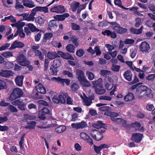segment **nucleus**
<instances>
[{
    "label": "nucleus",
    "mask_w": 155,
    "mask_h": 155,
    "mask_svg": "<svg viewBox=\"0 0 155 155\" xmlns=\"http://www.w3.org/2000/svg\"><path fill=\"white\" fill-rule=\"evenodd\" d=\"M23 92L18 87L14 88L12 92L9 96V99L11 101H14L16 99L21 97L23 94Z\"/></svg>",
    "instance_id": "nucleus-1"
},
{
    "label": "nucleus",
    "mask_w": 155,
    "mask_h": 155,
    "mask_svg": "<svg viewBox=\"0 0 155 155\" xmlns=\"http://www.w3.org/2000/svg\"><path fill=\"white\" fill-rule=\"evenodd\" d=\"M147 88V87L145 86H138L136 89V92L135 93L136 96L138 99H143V95H142L141 94L145 91Z\"/></svg>",
    "instance_id": "nucleus-2"
},
{
    "label": "nucleus",
    "mask_w": 155,
    "mask_h": 155,
    "mask_svg": "<svg viewBox=\"0 0 155 155\" xmlns=\"http://www.w3.org/2000/svg\"><path fill=\"white\" fill-rule=\"evenodd\" d=\"M150 48L149 44L145 41L142 42L139 45V49L141 51L147 53L149 52Z\"/></svg>",
    "instance_id": "nucleus-3"
},
{
    "label": "nucleus",
    "mask_w": 155,
    "mask_h": 155,
    "mask_svg": "<svg viewBox=\"0 0 155 155\" xmlns=\"http://www.w3.org/2000/svg\"><path fill=\"white\" fill-rule=\"evenodd\" d=\"M90 134L93 138L97 141L101 140L103 137L102 134L97 130H91Z\"/></svg>",
    "instance_id": "nucleus-4"
},
{
    "label": "nucleus",
    "mask_w": 155,
    "mask_h": 155,
    "mask_svg": "<svg viewBox=\"0 0 155 155\" xmlns=\"http://www.w3.org/2000/svg\"><path fill=\"white\" fill-rule=\"evenodd\" d=\"M17 60L18 63L23 66H25L29 63V62L26 60V57L22 54H19L17 58Z\"/></svg>",
    "instance_id": "nucleus-5"
},
{
    "label": "nucleus",
    "mask_w": 155,
    "mask_h": 155,
    "mask_svg": "<svg viewBox=\"0 0 155 155\" xmlns=\"http://www.w3.org/2000/svg\"><path fill=\"white\" fill-rule=\"evenodd\" d=\"M50 113V111L49 109L46 107H44L39 111L38 112L39 117L41 119L44 120L45 118L46 115L49 114Z\"/></svg>",
    "instance_id": "nucleus-6"
},
{
    "label": "nucleus",
    "mask_w": 155,
    "mask_h": 155,
    "mask_svg": "<svg viewBox=\"0 0 155 155\" xmlns=\"http://www.w3.org/2000/svg\"><path fill=\"white\" fill-rule=\"evenodd\" d=\"M12 104L15 106H18V107L21 110H25L26 104L23 102V100L21 99H18L14 101Z\"/></svg>",
    "instance_id": "nucleus-7"
},
{
    "label": "nucleus",
    "mask_w": 155,
    "mask_h": 155,
    "mask_svg": "<svg viewBox=\"0 0 155 155\" xmlns=\"http://www.w3.org/2000/svg\"><path fill=\"white\" fill-rule=\"evenodd\" d=\"M51 80L53 81L60 82L63 85L65 83L67 85H68L70 84V80L69 79H63L60 77H58L57 78L53 77L51 78Z\"/></svg>",
    "instance_id": "nucleus-8"
},
{
    "label": "nucleus",
    "mask_w": 155,
    "mask_h": 155,
    "mask_svg": "<svg viewBox=\"0 0 155 155\" xmlns=\"http://www.w3.org/2000/svg\"><path fill=\"white\" fill-rule=\"evenodd\" d=\"M87 126L86 123L84 121H82L80 123H74L71 124L72 128L77 130L80 128H84L86 127Z\"/></svg>",
    "instance_id": "nucleus-9"
},
{
    "label": "nucleus",
    "mask_w": 155,
    "mask_h": 155,
    "mask_svg": "<svg viewBox=\"0 0 155 155\" xmlns=\"http://www.w3.org/2000/svg\"><path fill=\"white\" fill-rule=\"evenodd\" d=\"M13 71L8 70H1L0 71V76L4 78H8L14 74Z\"/></svg>",
    "instance_id": "nucleus-10"
},
{
    "label": "nucleus",
    "mask_w": 155,
    "mask_h": 155,
    "mask_svg": "<svg viewBox=\"0 0 155 155\" xmlns=\"http://www.w3.org/2000/svg\"><path fill=\"white\" fill-rule=\"evenodd\" d=\"M51 11L53 12L61 13L65 11V9L64 6L61 5H59L51 8Z\"/></svg>",
    "instance_id": "nucleus-11"
},
{
    "label": "nucleus",
    "mask_w": 155,
    "mask_h": 155,
    "mask_svg": "<svg viewBox=\"0 0 155 155\" xmlns=\"http://www.w3.org/2000/svg\"><path fill=\"white\" fill-rule=\"evenodd\" d=\"M143 137V135L141 134H133L131 137V140L135 142L139 143Z\"/></svg>",
    "instance_id": "nucleus-12"
},
{
    "label": "nucleus",
    "mask_w": 155,
    "mask_h": 155,
    "mask_svg": "<svg viewBox=\"0 0 155 155\" xmlns=\"http://www.w3.org/2000/svg\"><path fill=\"white\" fill-rule=\"evenodd\" d=\"M83 95H81L80 97L83 100L84 104L87 106H89L92 103V101L84 93H83Z\"/></svg>",
    "instance_id": "nucleus-13"
},
{
    "label": "nucleus",
    "mask_w": 155,
    "mask_h": 155,
    "mask_svg": "<svg viewBox=\"0 0 155 155\" xmlns=\"http://www.w3.org/2000/svg\"><path fill=\"white\" fill-rule=\"evenodd\" d=\"M24 45V44L22 42L16 40L12 44L9 49L12 50L16 48H21L23 47Z\"/></svg>",
    "instance_id": "nucleus-14"
},
{
    "label": "nucleus",
    "mask_w": 155,
    "mask_h": 155,
    "mask_svg": "<svg viewBox=\"0 0 155 155\" xmlns=\"http://www.w3.org/2000/svg\"><path fill=\"white\" fill-rule=\"evenodd\" d=\"M113 86V81L111 80L110 78H108L105 79V87L108 90L111 89Z\"/></svg>",
    "instance_id": "nucleus-15"
},
{
    "label": "nucleus",
    "mask_w": 155,
    "mask_h": 155,
    "mask_svg": "<svg viewBox=\"0 0 155 155\" xmlns=\"http://www.w3.org/2000/svg\"><path fill=\"white\" fill-rule=\"evenodd\" d=\"M35 89L39 93L45 94L46 92L45 87L42 84L40 83L36 86Z\"/></svg>",
    "instance_id": "nucleus-16"
},
{
    "label": "nucleus",
    "mask_w": 155,
    "mask_h": 155,
    "mask_svg": "<svg viewBox=\"0 0 155 155\" xmlns=\"http://www.w3.org/2000/svg\"><path fill=\"white\" fill-rule=\"evenodd\" d=\"M58 54L61 55L63 58L66 59H70L71 60H74V58L69 53H64L61 51H58Z\"/></svg>",
    "instance_id": "nucleus-17"
},
{
    "label": "nucleus",
    "mask_w": 155,
    "mask_h": 155,
    "mask_svg": "<svg viewBox=\"0 0 155 155\" xmlns=\"http://www.w3.org/2000/svg\"><path fill=\"white\" fill-rule=\"evenodd\" d=\"M113 29L117 33L123 34L127 31L126 28H122L118 24H117L113 28Z\"/></svg>",
    "instance_id": "nucleus-18"
},
{
    "label": "nucleus",
    "mask_w": 155,
    "mask_h": 155,
    "mask_svg": "<svg viewBox=\"0 0 155 155\" xmlns=\"http://www.w3.org/2000/svg\"><path fill=\"white\" fill-rule=\"evenodd\" d=\"M18 15L19 16H22L23 17V19L24 20H25L28 21H33L34 20V16L31 14H30L29 15H28V14L26 13L20 15Z\"/></svg>",
    "instance_id": "nucleus-19"
},
{
    "label": "nucleus",
    "mask_w": 155,
    "mask_h": 155,
    "mask_svg": "<svg viewBox=\"0 0 155 155\" xmlns=\"http://www.w3.org/2000/svg\"><path fill=\"white\" fill-rule=\"evenodd\" d=\"M24 76L23 75L18 76L15 79V81L16 85L19 87H21L23 85V81Z\"/></svg>",
    "instance_id": "nucleus-20"
},
{
    "label": "nucleus",
    "mask_w": 155,
    "mask_h": 155,
    "mask_svg": "<svg viewBox=\"0 0 155 155\" xmlns=\"http://www.w3.org/2000/svg\"><path fill=\"white\" fill-rule=\"evenodd\" d=\"M58 54L55 52L49 51L47 53V57L50 60H53L59 57Z\"/></svg>",
    "instance_id": "nucleus-21"
},
{
    "label": "nucleus",
    "mask_w": 155,
    "mask_h": 155,
    "mask_svg": "<svg viewBox=\"0 0 155 155\" xmlns=\"http://www.w3.org/2000/svg\"><path fill=\"white\" fill-rule=\"evenodd\" d=\"M23 3L24 6L29 8H32L35 6L31 0H24Z\"/></svg>",
    "instance_id": "nucleus-22"
},
{
    "label": "nucleus",
    "mask_w": 155,
    "mask_h": 155,
    "mask_svg": "<svg viewBox=\"0 0 155 155\" xmlns=\"http://www.w3.org/2000/svg\"><path fill=\"white\" fill-rule=\"evenodd\" d=\"M76 73L78 76V78L79 81L84 80V79L86 78L84 72L81 70L79 69L77 70Z\"/></svg>",
    "instance_id": "nucleus-23"
},
{
    "label": "nucleus",
    "mask_w": 155,
    "mask_h": 155,
    "mask_svg": "<svg viewBox=\"0 0 155 155\" xmlns=\"http://www.w3.org/2000/svg\"><path fill=\"white\" fill-rule=\"evenodd\" d=\"M25 22H22L21 21H19L15 23H13L11 24V25L12 27H16L18 30L22 29V28L25 25Z\"/></svg>",
    "instance_id": "nucleus-24"
},
{
    "label": "nucleus",
    "mask_w": 155,
    "mask_h": 155,
    "mask_svg": "<svg viewBox=\"0 0 155 155\" xmlns=\"http://www.w3.org/2000/svg\"><path fill=\"white\" fill-rule=\"evenodd\" d=\"M92 83L93 85V87L94 89L96 87L97 88L103 86L102 85V79L101 78H99L96 81H92Z\"/></svg>",
    "instance_id": "nucleus-25"
},
{
    "label": "nucleus",
    "mask_w": 155,
    "mask_h": 155,
    "mask_svg": "<svg viewBox=\"0 0 155 155\" xmlns=\"http://www.w3.org/2000/svg\"><path fill=\"white\" fill-rule=\"evenodd\" d=\"M93 127L99 129L101 128H103L105 129L107 127L106 125L103 124L101 121H98L97 122V123L94 124L93 125Z\"/></svg>",
    "instance_id": "nucleus-26"
},
{
    "label": "nucleus",
    "mask_w": 155,
    "mask_h": 155,
    "mask_svg": "<svg viewBox=\"0 0 155 155\" xmlns=\"http://www.w3.org/2000/svg\"><path fill=\"white\" fill-rule=\"evenodd\" d=\"M104 114L106 115L110 116L111 119L112 121L114 120L116 118L115 117L118 116V113L109 111L105 112L104 113Z\"/></svg>",
    "instance_id": "nucleus-27"
},
{
    "label": "nucleus",
    "mask_w": 155,
    "mask_h": 155,
    "mask_svg": "<svg viewBox=\"0 0 155 155\" xmlns=\"http://www.w3.org/2000/svg\"><path fill=\"white\" fill-rule=\"evenodd\" d=\"M143 28V27L142 26H141L140 28L138 29L134 28H131L130 29V32L132 34L138 35L142 33Z\"/></svg>",
    "instance_id": "nucleus-28"
},
{
    "label": "nucleus",
    "mask_w": 155,
    "mask_h": 155,
    "mask_svg": "<svg viewBox=\"0 0 155 155\" xmlns=\"http://www.w3.org/2000/svg\"><path fill=\"white\" fill-rule=\"evenodd\" d=\"M69 15L68 13H67L61 15H57L55 17V18L57 20L63 21L65 18L69 17Z\"/></svg>",
    "instance_id": "nucleus-29"
},
{
    "label": "nucleus",
    "mask_w": 155,
    "mask_h": 155,
    "mask_svg": "<svg viewBox=\"0 0 155 155\" xmlns=\"http://www.w3.org/2000/svg\"><path fill=\"white\" fill-rule=\"evenodd\" d=\"M145 91V92L143 94V96L145 95L150 98H152L153 97V95L152 93V91L150 89L147 87V88Z\"/></svg>",
    "instance_id": "nucleus-30"
},
{
    "label": "nucleus",
    "mask_w": 155,
    "mask_h": 155,
    "mask_svg": "<svg viewBox=\"0 0 155 155\" xmlns=\"http://www.w3.org/2000/svg\"><path fill=\"white\" fill-rule=\"evenodd\" d=\"M27 125H25V128L27 129H34L36 124V122L35 121H32L27 123Z\"/></svg>",
    "instance_id": "nucleus-31"
},
{
    "label": "nucleus",
    "mask_w": 155,
    "mask_h": 155,
    "mask_svg": "<svg viewBox=\"0 0 155 155\" xmlns=\"http://www.w3.org/2000/svg\"><path fill=\"white\" fill-rule=\"evenodd\" d=\"M68 94L67 93H64L63 94L59 95L58 96L60 103L64 104L66 102L65 98L68 97Z\"/></svg>",
    "instance_id": "nucleus-32"
},
{
    "label": "nucleus",
    "mask_w": 155,
    "mask_h": 155,
    "mask_svg": "<svg viewBox=\"0 0 155 155\" xmlns=\"http://www.w3.org/2000/svg\"><path fill=\"white\" fill-rule=\"evenodd\" d=\"M124 78L127 81H130L132 80V74L130 71L127 70L125 71L124 74Z\"/></svg>",
    "instance_id": "nucleus-33"
},
{
    "label": "nucleus",
    "mask_w": 155,
    "mask_h": 155,
    "mask_svg": "<svg viewBox=\"0 0 155 155\" xmlns=\"http://www.w3.org/2000/svg\"><path fill=\"white\" fill-rule=\"evenodd\" d=\"M35 55L38 57L39 59L41 61H43L44 59V54L42 53L41 51L39 50H36L34 51Z\"/></svg>",
    "instance_id": "nucleus-34"
},
{
    "label": "nucleus",
    "mask_w": 155,
    "mask_h": 155,
    "mask_svg": "<svg viewBox=\"0 0 155 155\" xmlns=\"http://www.w3.org/2000/svg\"><path fill=\"white\" fill-rule=\"evenodd\" d=\"M134 99V96L131 93H128L124 97V100L126 101H132Z\"/></svg>",
    "instance_id": "nucleus-35"
},
{
    "label": "nucleus",
    "mask_w": 155,
    "mask_h": 155,
    "mask_svg": "<svg viewBox=\"0 0 155 155\" xmlns=\"http://www.w3.org/2000/svg\"><path fill=\"white\" fill-rule=\"evenodd\" d=\"M80 5L78 2H74L71 4V8L73 12H75Z\"/></svg>",
    "instance_id": "nucleus-36"
},
{
    "label": "nucleus",
    "mask_w": 155,
    "mask_h": 155,
    "mask_svg": "<svg viewBox=\"0 0 155 155\" xmlns=\"http://www.w3.org/2000/svg\"><path fill=\"white\" fill-rule=\"evenodd\" d=\"M66 129V127L64 126H60L55 129V131L56 133L60 134L64 132Z\"/></svg>",
    "instance_id": "nucleus-37"
},
{
    "label": "nucleus",
    "mask_w": 155,
    "mask_h": 155,
    "mask_svg": "<svg viewBox=\"0 0 155 155\" xmlns=\"http://www.w3.org/2000/svg\"><path fill=\"white\" fill-rule=\"evenodd\" d=\"M95 92L98 94H102L105 93L106 92L105 90L103 88V86L95 89Z\"/></svg>",
    "instance_id": "nucleus-38"
},
{
    "label": "nucleus",
    "mask_w": 155,
    "mask_h": 155,
    "mask_svg": "<svg viewBox=\"0 0 155 155\" xmlns=\"http://www.w3.org/2000/svg\"><path fill=\"white\" fill-rule=\"evenodd\" d=\"M67 50L70 53H74L75 50V47L73 45L69 44L66 47Z\"/></svg>",
    "instance_id": "nucleus-39"
},
{
    "label": "nucleus",
    "mask_w": 155,
    "mask_h": 155,
    "mask_svg": "<svg viewBox=\"0 0 155 155\" xmlns=\"http://www.w3.org/2000/svg\"><path fill=\"white\" fill-rule=\"evenodd\" d=\"M78 37L74 35H72L70 38V40L72 41L73 43L76 46H77L79 45V43L78 42Z\"/></svg>",
    "instance_id": "nucleus-40"
},
{
    "label": "nucleus",
    "mask_w": 155,
    "mask_h": 155,
    "mask_svg": "<svg viewBox=\"0 0 155 155\" xmlns=\"http://www.w3.org/2000/svg\"><path fill=\"white\" fill-rule=\"evenodd\" d=\"M113 121L119 124H122L124 127L126 126V121L120 118H116L115 120Z\"/></svg>",
    "instance_id": "nucleus-41"
},
{
    "label": "nucleus",
    "mask_w": 155,
    "mask_h": 155,
    "mask_svg": "<svg viewBox=\"0 0 155 155\" xmlns=\"http://www.w3.org/2000/svg\"><path fill=\"white\" fill-rule=\"evenodd\" d=\"M35 21L36 22L38 23L39 24L42 25L44 23L45 19L44 17L39 16L36 18Z\"/></svg>",
    "instance_id": "nucleus-42"
},
{
    "label": "nucleus",
    "mask_w": 155,
    "mask_h": 155,
    "mask_svg": "<svg viewBox=\"0 0 155 155\" xmlns=\"http://www.w3.org/2000/svg\"><path fill=\"white\" fill-rule=\"evenodd\" d=\"M83 86L88 87L91 86V84L86 79V78L83 80L80 81Z\"/></svg>",
    "instance_id": "nucleus-43"
},
{
    "label": "nucleus",
    "mask_w": 155,
    "mask_h": 155,
    "mask_svg": "<svg viewBox=\"0 0 155 155\" xmlns=\"http://www.w3.org/2000/svg\"><path fill=\"white\" fill-rule=\"evenodd\" d=\"M7 20H10L12 22L14 23L16 22V20L15 18L12 15L5 18L4 19H2V21L4 22Z\"/></svg>",
    "instance_id": "nucleus-44"
},
{
    "label": "nucleus",
    "mask_w": 155,
    "mask_h": 155,
    "mask_svg": "<svg viewBox=\"0 0 155 155\" xmlns=\"http://www.w3.org/2000/svg\"><path fill=\"white\" fill-rule=\"evenodd\" d=\"M57 72L58 69L57 68L53 66L50 67V73L51 74L56 75H57Z\"/></svg>",
    "instance_id": "nucleus-45"
},
{
    "label": "nucleus",
    "mask_w": 155,
    "mask_h": 155,
    "mask_svg": "<svg viewBox=\"0 0 155 155\" xmlns=\"http://www.w3.org/2000/svg\"><path fill=\"white\" fill-rule=\"evenodd\" d=\"M7 88L5 82L3 80H0V90L6 89Z\"/></svg>",
    "instance_id": "nucleus-46"
},
{
    "label": "nucleus",
    "mask_w": 155,
    "mask_h": 155,
    "mask_svg": "<svg viewBox=\"0 0 155 155\" xmlns=\"http://www.w3.org/2000/svg\"><path fill=\"white\" fill-rule=\"evenodd\" d=\"M53 34L52 33H46L44 35L43 39L45 40L49 39L53 36Z\"/></svg>",
    "instance_id": "nucleus-47"
},
{
    "label": "nucleus",
    "mask_w": 155,
    "mask_h": 155,
    "mask_svg": "<svg viewBox=\"0 0 155 155\" xmlns=\"http://www.w3.org/2000/svg\"><path fill=\"white\" fill-rule=\"evenodd\" d=\"M30 30L32 32H34L37 30V29L32 24L29 23L26 25Z\"/></svg>",
    "instance_id": "nucleus-48"
},
{
    "label": "nucleus",
    "mask_w": 155,
    "mask_h": 155,
    "mask_svg": "<svg viewBox=\"0 0 155 155\" xmlns=\"http://www.w3.org/2000/svg\"><path fill=\"white\" fill-rule=\"evenodd\" d=\"M61 64V62L58 60H54L53 61V66L56 68L60 67Z\"/></svg>",
    "instance_id": "nucleus-49"
},
{
    "label": "nucleus",
    "mask_w": 155,
    "mask_h": 155,
    "mask_svg": "<svg viewBox=\"0 0 155 155\" xmlns=\"http://www.w3.org/2000/svg\"><path fill=\"white\" fill-rule=\"evenodd\" d=\"M2 55L6 58H9L13 56V53L11 51H8L4 52L2 54Z\"/></svg>",
    "instance_id": "nucleus-50"
},
{
    "label": "nucleus",
    "mask_w": 155,
    "mask_h": 155,
    "mask_svg": "<svg viewBox=\"0 0 155 155\" xmlns=\"http://www.w3.org/2000/svg\"><path fill=\"white\" fill-rule=\"evenodd\" d=\"M86 74L88 76V78L90 80H93L94 78V76L93 74L89 71H87L86 72Z\"/></svg>",
    "instance_id": "nucleus-51"
},
{
    "label": "nucleus",
    "mask_w": 155,
    "mask_h": 155,
    "mask_svg": "<svg viewBox=\"0 0 155 155\" xmlns=\"http://www.w3.org/2000/svg\"><path fill=\"white\" fill-rule=\"evenodd\" d=\"M14 66L12 62L7 61L5 63V67L7 68L10 69L12 68Z\"/></svg>",
    "instance_id": "nucleus-52"
},
{
    "label": "nucleus",
    "mask_w": 155,
    "mask_h": 155,
    "mask_svg": "<svg viewBox=\"0 0 155 155\" xmlns=\"http://www.w3.org/2000/svg\"><path fill=\"white\" fill-rule=\"evenodd\" d=\"M49 26L51 27H55L57 26V21L55 20H52L49 22Z\"/></svg>",
    "instance_id": "nucleus-53"
},
{
    "label": "nucleus",
    "mask_w": 155,
    "mask_h": 155,
    "mask_svg": "<svg viewBox=\"0 0 155 155\" xmlns=\"http://www.w3.org/2000/svg\"><path fill=\"white\" fill-rule=\"evenodd\" d=\"M33 96V97L36 99H41L42 98V96L39 94V92L37 91L35 93L33 91V93H32Z\"/></svg>",
    "instance_id": "nucleus-54"
},
{
    "label": "nucleus",
    "mask_w": 155,
    "mask_h": 155,
    "mask_svg": "<svg viewBox=\"0 0 155 155\" xmlns=\"http://www.w3.org/2000/svg\"><path fill=\"white\" fill-rule=\"evenodd\" d=\"M79 87L78 85L75 83H74L71 87L72 90L74 92L76 91L79 88Z\"/></svg>",
    "instance_id": "nucleus-55"
},
{
    "label": "nucleus",
    "mask_w": 155,
    "mask_h": 155,
    "mask_svg": "<svg viewBox=\"0 0 155 155\" xmlns=\"http://www.w3.org/2000/svg\"><path fill=\"white\" fill-rule=\"evenodd\" d=\"M110 73V72L109 71L105 70H102L100 71V73L101 75L105 76L109 74Z\"/></svg>",
    "instance_id": "nucleus-56"
},
{
    "label": "nucleus",
    "mask_w": 155,
    "mask_h": 155,
    "mask_svg": "<svg viewBox=\"0 0 155 155\" xmlns=\"http://www.w3.org/2000/svg\"><path fill=\"white\" fill-rule=\"evenodd\" d=\"M71 27L72 28L75 30H78L80 29V27L74 23H71Z\"/></svg>",
    "instance_id": "nucleus-57"
},
{
    "label": "nucleus",
    "mask_w": 155,
    "mask_h": 155,
    "mask_svg": "<svg viewBox=\"0 0 155 155\" xmlns=\"http://www.w3.org/2000/svg\"><path fill=\"white\" fill-rule=\"evenodd\" d=\"M52 45L55 47H57L59 48L61 47V45L60 42L58 43L57 41H52Z\"/></svg>",
    "instance_id": "nucleus-58"
},
{
    "label": "nucleus",
    "mask_w": 155,
    "mask_h": 155,
    "mask_svg": "<svg viewBox=\"0 0 155 155\" xmlns=\"http://www.w3.org/2000/svg\"><path fill=\"white\" fill-rule=\"evenodd\" d=\"M63 74L65 75H67L68 77L69 78H72L73 76L72 73L66 70L63 71Z\"/></svg>",
    "instance_id": "nucleus-59"
},
{
    "label": "nucleus",
    "mask_w": 155,
    "mask_h": 155,
    "mask_svg": "<svg viewBox=\"0 0 155 155\" xmlns=\"http://www.w3.org/2000/svg\"><path fill=\"white\" fill-rule=\"evenodd\" d=\"M120 66L119 65L113 64L112 67V70L114 71L118 72L119 71Z\"/></svg>",
    "instance_id": "nucleus-60"
},
{
    "label": "nucleus",
    "mask_w": 155,
    "mask_h": 155,
    "mask_svg": "<svg viewBox=\"0 0 155 155\" xmlns=\"http://www.w3.org/2000/svg\"><path fill=\"white\" fill-rule=\"evenodd\" d=\"M10 44L9 43H6L0 47V51H2L6 49L10 46Z\"/></svg>",
    "instance_id": "nucleus-61"
},
{
    "label": "nucleus",
    "mask_w": 155,
    "mask_h": 155,
    "mask_svg": "<svg viewBox=\"0 0 155 155\" xmlns=\"http://www.w3.org/2000/svg\"><path fill=\"white\" fill-rule=\"evenodd\" d=\"M112 99V98L108 96L105 95L101 96L99 97V99L100 100H104L107 101H110Z\"/></svg>",
    "instance_id": "nucleus-62"
},
{
    "label": "nucleus",
    "mask_w": 155,
    "mask_h": 155,
    "mask_svg": "<svg viewBox=\"0 0 155 155\" xmlns=\"http://www.w3.org/2000/svg\"><path fill=\"white\" fill-rule=\"evenodd\" d=\"M15 8L20 11H22L24 8V7L23 5L19 4V3L17 4V3L16 5L15 6Z\"/></svg>",
    "instance_id": "nucleus-63"
},
{
    "label": "nucleus",
    "mask_w": 155,
    "mask_h": 155,
    "mask_svg": "<svg viewBox=\"0 0 155 155\" xmlns=\"http://www.w3.org/2000/svg\"><path fill=\"white\" fill-rule=\"evenodd\" d=\"M80 136L82 139L85 140L88 138L89 136L85 133L82 132L80 134Z\"/></svg>",
    "instance_id": "nucleus-64"
}]
</instances>
